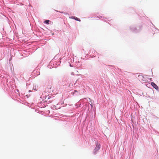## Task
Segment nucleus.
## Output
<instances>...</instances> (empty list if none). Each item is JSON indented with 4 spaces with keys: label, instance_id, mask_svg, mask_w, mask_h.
<instances>
[{
    "label": "nucleus",
    "instance_id": "1",
    "mask_svg": "<svg viewBox=\"0 0 159 159\" xmlns=\"http://www.w3.org/2000/svg\"><path fill=\"white\" fill-rule=\"evenodd\" d=\"M100 148V145L97 143L95 148L94 149L93 152L94 154H96L97 152Z\"/></svg>",
    "mask_w": 159,
    "mask_h": 159
},
{
    "label": "nucleus",
    "instance_id": "4",
    "mask_svg": "<svg viewBox=\"0 0 159 159\" xmlns=\"http://www.w3.org/2000/svg\"><path fill=\"white\" fill-rule=\"evenodd\" d=\"M49 20H45L44 21V23H45L47 24H49Z\"/></svg>",
    "mask_w": 159,
    "mask_h": 159
},
{
    "label": "nucleus",
    "instance_id": "3",
    "mask_svg": "<svg viewBox=\"0 0 159 159\" xmlns=\"http://www.w3.org/2000/svg\"><path fill=\"white\" fill-rule=\"evenodd\" d=\"M72 18L75 19L76 20L79 21H80V20L79 18H77L76 17H75V16H74V17H73Z\"/></svg>",
    "mask_w": 159,
    "mask_h": 159
},
{
    "label": "nucleus",
    "instance_id": "2",
    "mask_svg": "<svg viewBox=\"0 0 159 159\" xmlns=\"http://www.w3.org/2000/svg\"><path fill=\"white\" fill-rule=\"evenodd\" d=\"M151 84L156 89H158V86L154 82H152L151 83Z\"/></svg>",
    "mask_w": 159,
    "mask_h": 159
}]
</instances>
